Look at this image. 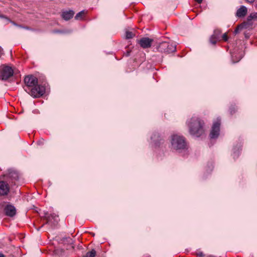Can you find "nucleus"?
<instances>
[{
	"label": "nucleus",
	"instance_id": "3",
	"mask_svg": "<svg viewBox=\"0 0 257 257\" xmlns=\"http://www.w3.org/2000/svg\"><path fill=\"white\" fill-rule=\"evenodd\" d=\"M28 91H29V94L33 97H39L44 94L45 88L44 86L39 85L37 84L33 87H31Z\"/></svg>",
	"mask_w": 257,
	"mask_h": 257
},
{
	"label": "nucleus",
	"instance_id": "10",
	"mask_svg": "<svg viewBox=\"0 0 257 257\" xmlns=\"http://www.w3.org/2000/svg\"><path fill=\"white\" fill-rule=\"evenodd\" d=\"M9 191V188L7 184L3 181L0 182V195H7Z\"/></svg>",
	"mask_w": 257,
	"mask_h": 257
},
{
	"label": "nucleus",
	"instance_id": "19",
	"mask_svg": "<svg viewBox=\"0 0 257 257\" xmlns=\"http://www.w3.org/2000/svg\"><path fill=\"white\" fill-rule=\"evenodd\" d=\"M197 255L199 257H203L204 254L202 252H200L197 253Z\"/></svg>",
	"mask_w": 257,
	"mask_h": 257
},
{
	"label": "nucleus",
	"instance_id": "9",
	"mask_svg": "<svg viewBox=\"0 0 257 257\" xmlns=\"http://www.w3.org/2000/svg\"><path fill=\"white\" fill-rule=\"evenodd\" d=\"M5 211L7 215L12 217L16 213L15 207L12 205H7L5 208Z\"/></svg>",
	"mask_w": 257,
	"mask_h": 257
},
{
	"label": "nucleus",
	"instance_id": "7",
	"mask_svg": "<svg viewBox=\"0 0 257 257\" xmlns=\"http://www.w3.org/2000/svg\"><path fill=\"white\" fill-rule=\"evenodd\" d=\"M220 120L217 119L213 122L212 130L210 133V137L212 139L216 138L219 134Z\"/></svg>",
	"mask_w": 257,
	"mask_h": 257
},
{
	"label": "nucleus",
	"instance_id": "13",
	"mask_svg": "<svg viewBox=\"0 0 257 257\" xmlns=\"http://www.w3.org/2000/svg\"><path fill=\"white\" fill-rule=\"evenodd\" d=\"M151 139L152 142L154 143L155 144L159 143L161 141V137L160 135L158 133H154L152 134Z\"/></svg>",
	"mask_w": 257,
	"mask_h": 257
},
{
	"label": "nucleus",
	"instance_id": "23",
	"mask_svg": "<svg viewBox=\"0 0 257 257\" xmlns=\"http://www.w3.org/2000/svg\"><path fill=\"white\" fill-rule=\"evenodd\" d=\"M3 49L0 47V55L2 54Z\"/></svg>",
	"mask_w": 257,
	"mask_h": 257
},
{
	"label": "nucleus",
	"instance_id": "20",
	"mask_svg": "<svg viewBox=\"0 0 257 257\" xmlns=\"http://www.w3.org/2000/svg\"><path fill=\"white\" fill-rule=\"evenodd\" d=\"M245 1H246L247 2H248V3H253V2L254 1V0H245Z\"/></svg>",
	"mask_w": 257,
	"mask_h": 257
},
{
	"label": "nucleus",
	"instance_id": "11",
	"mask_svg": "<svg viewBox=\"0 0 257 257\" xmlns=\"http://www.w3.org/2000/svg\"><path fill=\"white\" fill-rule=\"evenodd\" d=\"M74 15V13L73 11H65L63 12L62 14V17L65 20H69L71 18H72Z\"/></svg>",
	"mask_w": 257,
	"mask_h": 257
},
{
	"label": "nucleus",
	"instance_id": "17",
	"mask_svg": "<svg viewBox=\"0 0 257 257\" xmlns=\"http://www.w3.org/2000/svg\"><path fill=\"white\" fill-rule=\"evenodd\" d=\"M257 18V15H254V14H251L248 17V21L251 20V19H252L253 18Z\"/></svg>",
	"mask_w": 257,
	"mask_h": 257
},
{
	"label": "nucleus",
	"instance_id": "16",
	"mask_svg": "<svg viewBox=\"0 0 257 257\" xmlns=\"http://www.w3.org/2000/svg\"><path fill=\"white\" fill-rule=\"evenodd\" d=\"M135 36V34L130 31H126L125 32V37L126 39H131L132 38Z\"/></svg>",
	"mask_w": 257,
	"mask_h": 257
},
{
	"label": "nucleus",
	"instance_id": "1",
	"mask_svg": "<svg viewBox=\"0 0 257 257\" xmlns=\"http://www.w3.org/2000/svg\"><path fill=\"white\" fill-rule=\"evenodd\" d=\"M186 124L190 135L200 137L205 131V123L203 120L196 116H193L187 120Z\"/></svg>",
	"mask_w": 257,
	"mask_h": 257
},
{
	"label": "nucleus",
	"instance_id": "21",
	"mask_svg": "<svg viewBox=\"0 0 257 257\" xmlns=\"http://www.w3.org/2000/svg\"><path fill=\"white\" fill-rule=\"evenodd\" d=\"M196 2H197L199 4H200L202 3L203 0H195Z\"/></svg>",
	"mask_w": 257,
	"mask_h": 257
},
{
	"label": "nucleus",
	"instance_id": "14",
	"mask_svg": "<svg viewBox=\"0 0 257 257\" xmlns=\"http://www.w3.org/2000/svg\"><path fill=\"white\" fill-rule=\"evenodd\" d=\"M86 12L84 11H82L79 12L75 17V19L77 20H81L85 16Z\"/></svg>",
	"mask_w": 257,
	"mask_h": 257
},
{
	"label": "nucleus",
	"instance_id": "18",
	"mask_svg": "<svg viewBox=\"0 0 257 257\" xmlns=\"http://www.w3.org/2000/svg\"><path fill=\"white\" fill-rule=\"evenodd\" d=\"M222 38L225 41L227 40V34L226 33H224L223 35Z\"/></svg>",
	"mask_w": 257,
	"mask_h": 257
},
{
	"label": "nucleus",
	"instance_id": "12",
	"mask_svg": "<svg viewBox=\"0 0 257 257\" xmlns=\"http://www.w3.org/2000/svg\"><path fill=\"white\" fill-rule=\"evenodd\" d=\"M247 9L244 6H241L236 12V16L238 17H242L246 15Z\"/></svg>",
	"mask_w": 257,
	"mask_h": 257
},
{
	"label": "nucleus",
	"instance_id": "6",
	"mask_svg": "<svg viewBox=\"0 0 257 257\" xmlns=\"http://www.w3.org/2000/svg\"><path fill=\"white\" fill-rule=\"evenodd\" d=\"M25 83L27 87L25 90L28 91L31 87H33L38 84V79L32 75L27 76L25 78Z\"/></svg>",
	"mask_w": 257,
	"mask_h": 257
},
{
	"label": "nucleus",
	"instance_id": "8",
	"mask_svg": "<svg viewBox=\"0 0 257 257\" xmlns=\"http://www.w3.org/2000/svg\"><path fill=\"white\" fill-rule=\"evenodd\" d=\"M153 40L149 38H143L139 41V43L143 48H148L150 47Z\"/></svg>",
	"mask_w": 257,
	"mask_h": 257
},
{
	"label": "nucleus",
	"instance_id": "4",
	"mask_svg": "<svg viewBox=\"0 0 257 257\" xmlns=\"http://www.w3.org/2000/svg\"><path fill=\"white\" fill-rule=\"evenodd\" d=\"M158 49L160 52L170 53L175 51L176 47L172 44H170L166 42H163L160 44Z\"/></svg>",
	"mask_w": 257,
	"mask_h": 257
},
{
	"label": "nucleus",
	"instance_id": "5",
	"mask_svg": "<svg viewBox=\"0 0 257 257\" xmlns=\"http://www.w3.org/2000/svg\"><path fill=\"white\" fill-rule=\"evenodd\" d=\"M14 73V71L11 67L7 66H2L0 77L3 80H7L11 77Z\"/></svg>",
	"mask_w": 257,
	"mask_h": 257
},
{
	"label": "nucleus",
	"instance_id": "24",
	"mask_svg": "<svg viewBox=\"0 0 257 257\" xmlns=\"http://www.w3.org/2000/svg\"><path fill=\"white\" fill-rule=\"evenodd\" d=\"M0 257H5V255L2 253L0 252Z\"/></svg>",
	"mask_w": 257,
	"mask_h": 257
},
{
	"label": "nucleus",
	"instance_id": "25",
	"mask_svg": "<svg viewBox=\"0 0 257 257\" xmlns=\"http://www.w3.org/2000/svg\"><path fill=\"white\" fill-rule=\"evenodd\" d=\"M211 43H212L213 44H215V41H211Z\"/></svg>",
	"mask_w": 257,
	"mask_h": 257
},
{
	"label": "nucleus",
	"instance_id": "22",
	"mask_svg": "<svg viewBox=\"0 0 257 257\" xmlns=\"http://www.w3.org/2000/svg\"><path fill=\"white\" fill-rule=\"evenodd\" d=\"M239 27H238V28H237L235 30L234 33H235V34H236V33H238V30H239Z\"/></svg>",
	"mask_w": 257,
	"mask_h": 257
},
{
	"label": "nucleus",
	"instance_id": "2",
	"mask_svg": "<svg viewBox=\"0 0 257 257\" xmlns=\"http://www.w3.org/2000/svg\"><path fill=\"white\" fill-rule=\"evenodd\" d=\"M171 145L172 149L181 151L187 148V144L185 138L178 135H173L171 137Z\"/></svg>",
	"mask_w": 257,
	"mask_h": 257
},
{
	"label": "nucleus",
	"instance_id": "15",
	"mask_svg": "<svg viewBox=\"0 0 257 257\" xmlns=\"http://www.w3.org/2000/svg\"><path fill=\"white\" fill-rule=\"evenodd\" d=\"M96 254L95 250L92 249L90 251L88 252L85 257H94Z\"/></svg>",
	"mask_w": 257,
	"mask_h": 257
}]
</instances>
